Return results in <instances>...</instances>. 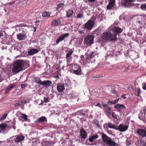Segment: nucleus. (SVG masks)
Segmentation results:
<instances>
[{"instance_id":"nucleus-1","label":"nucleus","mask_w":146,"mask_h":146,"mask_svg":"<svg viewBox=\"0 0 146 146\" xmlns=\"http://www.w3.org/2000/svg\"><path fill=\"white\" fill-rule=\"evenodd\" d=\"M28 66V62L25 60H17L13 65L12 71L13 72L17 73Z\"/></svg>"},{"instance_id":"nucleus-2","label":"nucleus","mask_w":146,"mask_h":146,"mask_svg":"<svg viewBox=\"0 0 146 146\" xmlns=\"http://www.w3.org/2000/svg\"><path fill=\"white\" fill-rule=\"evenodd\" d=\"M111 31L110 30L109 28L108 30H107L106 32L102 34V39L105 41L110 42L115 41L117 40L116 33L111 34Z\"/></svg>"},{"instance_id":"nucleus-3","label":"nucleus","mask_w":146,"mask_h":146,"mask_svg":"<svg viewBox=\"0 0 146 146\" xmlns=\"http://www.w3.org/2000/svg\"><path fill=\"white\" fill-rule=\"evenodd\" d=\"M94 37L92 35H88L85 36L84 38V44L85 46L87 47L91 46L94 43Z\"/></svg>"},{"instance_id":"nucleus-4","label":"nucleus","mask_w":146,"mask_h":146,"mask_svg":"<svg viewBox=\"0 0 146 146\" xmlns=\"http://www.w3.org/2000/svg\"><path fill=\"white\" fill-rule=\"evenodd\" d=\"M102 138L104 142L108 145L113 146H115L116 145V143L114 141H112L105 134H102Z\"/></svg>"},{"instance_id":"nucleus-5","label":"nucleus","mask_w":146,"mask_h":146,"mask_svg":"<svg viewBox=\"0 0 146 146\" xmlns=\"http://www.w3.org/2000/svg\"><path fill=\"white\" fill-rule=\"evenodd\" d=\"M110 30L113 33L119 34L121 33L123 31V29L111 26L109 27Z\"/></svg>"},{"instance_id":"nucleus-6","label":"nucleus","mask_w":146,"mask_h":146,"mask_svg":"<svg viewBox=\"0 0 146 146\" xmlns=\"http://www.w3.org/2000/svg\"><path fill=\"white\" fill-rule=\"evenodd\" d=\"M135 1V0H124L122 5L125 7H130L132 5V2Z\"/></svg>"},{"instance_id":"nucleus-7","label":"nucleus","mask_w":146,"mask_h":146,"mask_svg":"<svg viewBox=\"0 0 146 146\" xmlns=\"http://www.w3.org/2000/svg\"><path fill=\"white\" fill-rule=\"evenodd\" d=\"M135 1V0H124L122 5L125 7H130L132 5V2Z\"/></svg>"},{"instance_id":"nucleus-8","label":"nucleus","mask_w":146,"mask_h":146,"mask_svg":"<svg viewBox=\"0 0 146 146\" xmlns=\"http://www.w3.org/2000/svg\"><path fill=\"white\" fill-rule=\"evenodd\" d=\"M73 68V72L74 74L77 75H80L81 74V68L78 65H74Z\"/></svg>"},{"instance_id":"nucleus-9","label":"nucleus","mask_w":146,"mask_h":146,"mask_svg":"<svg viewBox=\"0 0 146 146\" xmlns=\"http://www.w3.org/2000/svg\"><path fill=\"white\" fill-rule=\"evenodd\" d=\"M128 126L126 125L120 124L117 127V130L121 132H124L126 131L128 129Z\"/></svg>"},{"instance_id":"nucleus-10","label":"nucleus","mask_w":146,"mask_h":146,"mask_svg":"<svg viewBox=\"0 0 146 146\" xmlns=\"http://www.w3.org/2000/svg\"><path fill=\"white\" fill-rule=\"evenodd\" d=\"M94 25L93 21L89 20L85 25V27L86 29L91 30Z\"/></svg>"},{"instance_id":"nucleus-11","label":"nucleus","mask_w":146,"mask_h":146,"mask_svg":"<svg viewBox=\"0 0 146 146\" xmlns=\"http://www.w3.org/2000/svg\"><path fill=\"white\" fill-rule=\"evenodd\" d=\"M137 133L138 135L144 137L146 136V130L143 129H138L137 131Z\"/></svg>"},{"instance_id":"nucleus-12","label":"nucleus","mask_w":146,"mask_h":146,"mask_svg":"<svg viewBox=\"0 0 146 146\" xmlns=\"http://www.w3.org/2000/svg\"><path fill=\"white\" fill-rule=\"evenodd\" d=\"M73 52V50L71 49L67 53L66 56V58L67 59V62L70 63L72 61V57L71 56Z\"/></svg>"},{"instance_id":"nucleus-13","label":"nucleus","mask_w":146,"mask_h":146,"mask_svg":"<svg viewBox=\"0 0 146 146\" xmlns=\"http://www.w3.org/2000/svg\"><path fill=\"white\" fill-rule=\"evenodd\" d=\"M69 35V33L63 34L59 37L56 41V43L58 44L60 42L62 41L64 39V38L67 37Z\"/></svg>"},{"instance_id":"nucleus-14","label":"nucleus","mask_w":146,"mask_h":146,"mask_svg":"<svg viewBox=\"0 0 146 146\" xmlns=\"http://www.w3.org/2000/svg\"><path fill=\"white\" fill-rule=\"evenodd\" d=\"M17 38L19 40H21L25 39L27 36L25 33H19L17 35Z\"/></svg>"},{"instance_id":"nucleus-15","label":"nucleus","mask_w":146,"mask_h":146,"mask_svg":"<svg viewBox=\"0 0 146 146\" xmlns=\"http://www.w3.org/2000/svg\"><path fill=\"white\" fill-rule=\"evenodd\" d=\"M65 89L64 84H57L56 89L58 92H62Z\"/></svg>"},{"instance_id":"nucleus-16","label":"nucleus","mask_w":146,"mask_h":146,"mask_svg":"<svg viewBox=\"0 0 146 146\" xmlns=\"http://www.w3.org/2000/svg\"><path fill=\"white\" fill-rule=\"evenodd\" d=\"M7 141L8 143L12 146L15 145L17 143L15 137H14L10 138L9 139H7Z\"/></svg>"},{"instance_id":"nucleus-17","label":"nucleus","mask_w":146,"mask_h":146,"mask_svg":"<svg viewBox=\"0 0 146 146\" xmlns=\"http://www.w3.org/2000/svg\"><path fill=\"white\" fill-rule=\"evenodd\" d=\"M115 0H110L108 5L107 6V8L108 10L111 9L115 5Z\"/></svg>"},{"instance_id":"nucleus-18","label":"nucleus","mask_w":146,"mask_h":146,"mask_svg":"<svg viewBox=\"0 0 146 146\" xmlns=\"http://www.w3.org/2000/svg\"><path fill=\"white\" fill-rule=\"evenodd\" d=\"M80 136L82 138L84 139L87 137V134L84 129H82L80 130Z\"/></svg>"},{"instance_id":"nucleus-19","label":"nucleus","mask_w":146,"mask_h":146,"mask_svg":"<svg viewBox=\"0 0 146 146\" xmlns=\"http://www.w3.org/2000/svg\"><path fill=\"white\" fill-rule=\"evenodd\" d=\"M52 82L50 80H45L42 81L41 83V85L49 87L51 86Z\"/></svg>"},{"instance_id":"nucleus-20","label":"nucleus","mask_w":146,"mask_h":146,"mask_svg":"<svg viewBox=\"0 0 146 146\" xmlns=\"http://www.w3.org/2000/svg\"><path fill=\"white\" fill-rule=\"evenodd\" d=\"M114 108L119 110H122L126 108L125 107L123 104H115Z\"/></svg>"},{"instance_id":"nucleus-21","label":"nucleus","mask_w":146,"mask_h":146,"mask_svg":"<svg viewBox=\"0 0 146 146\" xmlns=\"http://www.w3.org/2000/svg\"><path fill=\"white\" fill-rule=\"evenodd\" d=\"M97 52H92L90 53L87 56V57L86 58V59L87 61L88 60H89L90 59H92L93 58L95 55H97Z\"/></svg>"},{"instance_id":"nucleus-22","label":"nucleus","mask_w":146,"mask_h":146,"mask_svg":"<svg viewBox=\"0 0 146 146\" xmlns=\"http://www.w3.org/2000/svg\"><path fill=\"white\" fill-rule=\"evenodd\" d=\"M24 138L25 137L22 135H17L15 137L17 143L23 141Z\"/></svg>"},{"instance_id":"nucleus-23","label":"nucleus","mask_w":146,"mask_h":146,"mask_svg":"<svg viewBox=\"0 0 146 146\" xmlns=\"http://www.w3.org/2000/svg\"><path fill=\"white\" fill-rule=\"evenodd\" d=\"M38 52L37 49H33L30 50L28 52V54L31 55L37 53Z\"/></svg>"},{"instance_id":"nucleus-24","label":"nucleus","mask_w":146,"mask_h":146,"mask_svg":"<svg viewBox=\"0 0 146 146\" xmlns=\"http://www.w3.org/2000/svg\"><path fill=\"white\" fill-rule=\"evenodd\" d=\"M74 11L72 9H69L67 11L66 17L67 18L70 17L73 14Z\"/></svg>"},{"instance_id":"nucleus-25","label":"nucleus","mask_w":146,"mask_h":146,"mask_svg":"<svg viewBox=\"0 0 146 146\" xmlns=\"http://www.w3.org/2000/svg\"><path fill=\"white\" fill-rule=\"evenodd\" d=\"M61 23V21L60 20L56 19L54 20L52 23V26L57 25L60 24Z\"/></svg>"},{"instance_id":"nucleus-26","label":"nucleus","mask_w":146,"mask_h":146,"mask_svg":"<svg viewBox=\"0 0 146 146\" xmlns=\"http://www.w3.org/2000/svg\"><path fill=\"white\" fill-rule=\"evenodd\" d=\"M46 118L45 117L42 116L41 117L38 119L37 120V122H43L44 121H46Z\"/></svg>"},{"instance_id":"nucleus-27","label":"nucleus","mask_w":146,"mask_h":146,"mask_svg":"<svg viewBox=\"0 0 146 146\" xmlns=\"http://www.w3.org/2000/svg\"><path fill=\"white\" fill-rule=\"evenodd\" d=\"M34 82L36 84L40 85L41 84L42 81L40 80L39 78L34 77Z\"/></svg>"},{"instance_id":"nucleus-28","label":"nucleus","mask_w":146,"mask_h":146,"mask_svg":"<svg viewBox=\"0 0 146 146\" xmlns=\"http://www.w3.org/2000/svg\"><path fill=\"white\" fill-rule=\"evenodd\" d=\"M15 86V85L13 84H11L10 85V86L9 87H8L7 89L6 90V93L7 94V93H8L10 90H11Z\"/></svg>"},{"instance_id":"nucleus-29","label":"nucleus","mask_w":146,"mask_h":146,"mask_svg":"<svg viewBox=\"0 0 146 146\" xmlns=\"http://www.w3.org/2000/svg\"><path fill=\"white\" fill-rule=\"evenodd\" d=\"M108 127L110 128L114 129L115 130H117V127L110 123H108Z\"/></svg>"},{"instance_id":"nucleus-30","label":"nucleus","mask_w":146,"mask_h":146,"mask_svg":"<svg viewBox=\"0 0 146 146\" xmlns=\"http://www.w3.org/2000/svg\"><path fill=\"white\" fill-rule=\"evenodd\" d=\"M50 15V13L46 11H44L42 14V16L44 17H49Z\"/></svg>"},{"instance_id":"nucleus-31","label":"nucleus","mask_w":146,"mask_h":146,"mask_svg":"<svg viewBox=\"0 0 146 146\" xmlns=\"http://www.w3.org/2000/svg\"><path fill=\"white\" fill-rule=\"evenodd\" d=\"M135 94L136 95H137L138 96H140L141 93L140 90L139 89L137 88L135 89Z\"/></svg>"},{"instance_id":"nucleus-32","label":"nucleus","mask_w":146,"mask_h":146,"mask_svg":"<svg viewBox=\"0 0 146 146\" xmlns=\"http://www.w3.org/2000/svg\"><path fill=\"white\" fill-rule=\"evenodd\" d=\"M106 106V111L109 114H110L111 113V108L108 106H107V105H104V106L105 107Z\"/></svg>"},{"instance_id":"nucleus-33","label":"nucleus","mask_w":146,"mask_h":146,"mask_svg":"<svg viewBox=\"0 0 146 146\" xmlns=\"http://www.w3.org/2000/svg\"><path fill=\"white\" fill-rule=\"evenodd\" d=\"M6 127L7 125L5 124H2L0 125V129L2 130H4Z\"/></svg>"},{"instance_id":"nucleus-34","label":"nucleus","mask_w":146,"mask_h":146,"mask_svg":"<svg viewBox=\"0 0 146 146\" xmlns=\"http://www.w3.org/2000/svg\"><path fill=\"white\" fill-rule=\"evenodd\" d=\"M140 8L142 10L146 11V3L142 4Z\"/></svg>"},{"instance_id":"nucleus-35","label":"nucleus","mask_w":146,"mask_h":146,"mask_svg":"<svg viewBox=\"0 0 146 146\" xmlns=\"http://www.w3.org/2000/svg\"><path fill=\"white\" fill-rule=\"evenodd\" d=\"M64 5V4L63 3H59L57 5V9H59L60 8L62 7Z\"/></svg>"},{"instance_id":"nucleus-36","label":"nucleus","mask_w":146,"mask_h":146,"mask_svg":"<svg viewBox=\"0 0 146 146\" xmlns=\"http://www.w3.org/2000/svg\"><path fill=\"white\" fill-rule=\"evenodd\" d=\"M83 17V14L82 13H79L77 15V17L78 19L82 18Z\"/></svg>"},{"instance_id":"nucleus-37","label":"nucleus","mask_w":146,"mask_h":146,"mask_svg":"<svg viewBox=\"0 0 146 146\" xmlns=\"http://www.w3.org/2000/svg\"><path fill=\"white\" fill-rule=\"evenodd\" d=\"M7 115V113L4 115H3V116L1 117V118H0V121H1L2 120H4L6 118Z\"/></svg>"},{"instance_id":"nucleus-38","label":"nucleus","mask_w":146,"mask_h":146,"mask_svg":"<svg viewBox=\"0 0 146 146\" xmlns=\"http://www.w3.org/2000/svg\"><path fill=\"white\" fill-rule=\"evenodd\" d=\"M21 115L22 116V117L24 120L26 121L27 119V115L25 114L21 113Z\"/></svg>"},{"instance_id":"nucleus-39","label":"nucleus","mask_w":146,"mask_h":146,"mask_svg":"<svg viewBox=\"0 0 146 146\" xmlns=\"http://www.w3.org/2000/svg\"><path fill=\"white\" fill-rule=\"evenodd\" d=\"M119 99H118L117 100H115L114 101H113L111 102H110L111 104H116V103H117L118 102Z\"/></svg>"},{"instance_id":"nucleus-40","label":"nucleus","mask_w":146,"mask_h":146,"mask_svg":"<svg viewBox=\"0 0 146 146\" xmlns=\"http://www.w3.org/2000/svg\"><path fill=\"white\" fill-rule=\"evenodd\" d=\"M77 114L79 115H85V114L82 112V111H79L77 112Z\"/></svg>"},{"instance_id":"nucleus-41","label":"nucleus","mask_w":146,"mask_h":146,"mask_svg":"<svg viewBox=\"0 0 146 146\" xmlns=\"http://www.w3.org/2000/svg\"><path fill=\"white\" fill-rule=\"evenodd\" d=\"M142 88L144 90H146V83L142 84Z\"/></svg>"},{"instance_id":"nucleus-42","label":"nucleus","mask_w":146,"mask_h":146,"mask_svg":"<svg viewBox=\"0 0 146 146\" xmlns=\"http://www.w3.org/2000/svg\"><path fill=\"white\" fill-rule=\"evenodd\" d=\"M94 138L93 136H92L89 138V140L90 142H92L94 141Z\"/></svg>"},{"instance_id":"nucleus-43","label":"nucleus","mask_w":146,"mask_h":146,"mask_svg":"<svg viewBox=\"0 0 146 146\" xmlns=\"http://www.w3.org/2000/svg\"><path fill=\"white\" fill-rule=\"evenodd\" d=\"M20 102H19L18 103L15 104V107L20 106H21V104H20Z\"/></svg>"},{"instance_id":"nucleus-44","label":"nucleus","mask_w":146,"mask_h":146,"mask_svg":"<svg viewBox=\"0 0 146 146\" xmlns=\"http://www.w3.org/2000/svg\"><path fill=\"white\" fill-rule=\"evenodd\" d=\"M20 103H21L22 104H25L27 103V102L26 101H20Z\"/></svg>"},{"instance_id":"nucleus-45","label":"nucleus","mask_w":146,"mask_h":146,"mask_svg":"<svg viewBox=\"0 0 146 146\" xmlns=\"http://www.w3.org/2000/svg\"><path fill=\"white\" fill-rule=\"evenodd\" d=\"M78 32L81 34L84 33V31L82 29H79L78 31Z\"/></svg>"},{"instance_id":"nucleus-46","label":"nucleus","mask_w":146,"mask_h":146,"mask_svg":"<svg viewBox=\"0 0 146 146\" xmlns=\"http://www.w3.org/2000/svg\"><path fill=\"white\" fill-rule=\"evenodd\" d=\"M44 102H48V98H47L44 97Z\"/></svg>"},{"instance_id":"nucleus-47","label":"nucleus","mask_w":146,"mask_h":146,"mask_svg":"<svg viewBox=\"0 0 146 146\" xmlns=\"http://www.w3.org/2000/svg\"><path fill=\"white\" fill-rule=\"evenodd\" d=\"M111 92L113 94H116L117 93L116 91L113 89L111 91Z\"/></svg>"},{"instance_id":"nucleus-48","label":"nucleus","mask_w":146,"mask_h":146,"mask_svg":"<svg viewBox=\"0 0 146 146\" xmlns=\"http://www.w3.org/2000/svg\"><path fill=\"white\" fill-rule=\"evenodd\" d=\"M88 3L89 2H94L96 0H88Z\"/></svg>"},{"instance_id":"nucleus-49","label":"nucleus","mask_w":146,"mask_h":146,"mask_svg":"<svg viewBox=\"0 0 146 146\" xmlns=\"http://www.w3.org/2000/svg\"><path fill=\"white\" fill-rule=\"evenodd\" d=\"M93 137H94V139H95L96 138H98V135H94L93 136Z\"/></svg>"},{"instance_id":"nucleus-50","label":"nucleus","mask_w":146,"mask_h":146,"mask_svg":"<svg viewBox=\"0 0 146 146\" xmlns=\"http://www.w3.org/2000/svg\"><path fill=\"white\" fill-rule=\"evenodd\" d=\"M21 87L22 88H24L25 87V85L24 84H22L21 85Z\"/></svg>"},{"instance_id":"nucleus-51","label":"nucleus","mask_w":146,"mask_h":146,"mask_svg":"<svg viewBox=\"0 0 146 146\" xmlns=\"http://www.w3.org/2000/svg\"><path fill=\"white\" fill-rule=\"evenodd\" d=\"M96 106H98V107H100V108H101V106L100 104L97 103L96 104Z\"/></svg>"},{"instance_id":"nucleus-52","label":"nucleus","mask_w":146,"mask_h":146,"mask_svg":"<svg viewBox=\"0 0 146 146\" xmlns=\"http://www.w3.org/2000/svg\"><path fill=\"white\" fill-rule=\"evenodd\" d=\"M3 36V34L1 31H0V37Z\"/></svg>"},{"instance_id":"nucleus-53","label":"nucleus","mask_w":146,"mask_h":146,"mask_svg":"<svg viewBox=\"0 0 146 146\" xmlns=\"http://www.w3.org/2000/svg\"><path fill=\"white\" fill-rule=\"evenodd\" d=\"M143 111L145 113L146 112V107L144 108L143 110Z\"/></svg>"},{"instance_id":"nucleus-54","label":"nucleus","mask_w":146,"mask_h":146,"mask_svg":"<svg viewBox=\"0 0 146 146\" xmlns=\"http://www.w3.org/2000/svg\"><path fill=\"white\" fill-rule=\"evenodd\" d=\"M80 57L81 58V60H82V59H84V57L83 55H81L80 56Z\"/></svg>"},{"instance_id":"nucleus-55","label":"nucleus","mask_w":146,"mask_h":146,"mask_svg":"<svg viewBox=\"0 0 146 146\" xmlns=\"http://www.w3.org/2000/svg\"><path fill=\"white\" fill-rule=\"evenodd\" d=\"M96 125H97V126H98V127H100V125L98 124H96Z\"/></svg>"},{"instance_id":"nucleus-56","label":"nucleus","mask_w":146,"mask_h":146,"mask_svg":"<svg viewBox=\"0 0 146 146\" xmlns=\"http://www.w3.org/2000/svg\"><path fill=\"white\" fill-rule=\"evenodd\" d=\"M88 0H86V1H85V2H86V3H88Z\"/></svg>"},{"instance_id":"nucleus-57","label":"nucleus","mask_w":146,"mask_h":146,"mask_svg":"<svg viewBox=\"0 0 146 146\" xmlns=\"http://www.w3.org/2000/svg\"><path fill=\"white\" fill-rule=\"evenodd\" d=\"M130 143H131V141H129L128 142V143H129L128 145H129L130 144Z\"/></svg>"},{"instance_id":"nucleus-58","label":"nucleus","mask_w":146,"mask_h":146,"mask_svg":"<svg viewBox=\"0 0 146 146\" xmlns=\"http://www.w3.org/2000/svg\"><path fill=\"white\" fill-rule=\"evenodd\" d=\"M34 31H35L36 30V28L35 27H34Z\"/></svg>"},{"instance_id":"nucleus-59","label":"nucleus","mask_w":146,"mask_h":146,"mask_svg":"<svg viewBox=\"0 0 146 146\" xmlns=\"http://www.w3.org/2000/svg\"><path fill=\"white\" fill-rule=\"evenodd\" d=\"M138 23H139V24H140V23H141V22L140 21H138Z\"/></svg>"},{"instance_id":"nucleus-60","label":"nucleus","mask_w":146,"mask_h":146,"mask_svg":"<svg viewBox=\"0 0 146 146\" xmlns=\"http://www.w3.org/2000/svg\"><path fill=\"white\" fill-rule=\"evenodd\" d=\"M124 95H122V97H124Z\"/></svg>"}]
</instances>
